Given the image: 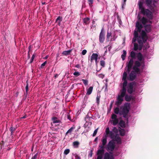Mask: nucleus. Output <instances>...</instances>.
Wrapping results in <instances>:
<instances>
[{"label": "nucleus", "mask_w": 159, "mask_h": 159, "mask_svg": "<svg viewBox=\"0 0 159 159\" xmlns=\"http://www.w3.org/2000/svg\"><path fill=\"white\" fill-rule=\"evenodd\" d=\"M134 66L133 67V70H132L129 75L128 79L130 81H134L137 77V74H140L141 72L140 69L139 68L136 67L134 68Z\"/></svg>", "instance_id": "0eeeda50"}, {"label": "nucleus", "mask_w": 159, "mask_h": 159, "mask_svg": "<svg viewBox=\"0 0 159 159\" xmlns=\"http://www.w3.org/2000/svg\"><path fill=\"white\" fill-rule=\"evenodd\" d=\"M127 67V71L129 73L130 72L132 68L129 67Z\"/></svg>", "instance_id": "5fc2aeb1"}, {"label": "nucleus", "mask_w": 159, "mask_h": 159, "mask_svg": "<svg viewBox=\"0 0 159 159\" xmlns=\"http://www.w3.org/2000/svg\"><path fill=\"white\" fill-rule=\"evenodd\" d=\"M71 52V50L68 51H65L62 52V54L66 56L70 54Z\"/></svg>", "instance_id": "c85d7f7f"}, {"label": "nucleus", "mask_w": 159, "mask_h": 159, "mask_svg": "<svg viewBox=\"0 0 159 159\" xmlns=\"http://www.w3.org/2000/svg\"><path fill=\"white\" fill-rule=\"evenodd\" d=\"M70 152V150L69 149H66L64 151V153L66 155L68 154Z\"/></svg>", "instance_id": "a19ab883"}, {"label": "nucleus", "mask_w": 159, "mask_h": 159, "mask_svg": "<svg viewBox=\"0 0 159 159\" xmlns=\"http://www.w3.org/2000/svg\"><path fill=\"white\" fill-rule=\"evenodd\" d=\"M104 159H114V158L113 156V153L110 152L109 153L108 152L105 153L104 155Z\"/></svg>", "instance_id": "ddd939ff"}, {"label": "nucleus", "mask_w": 159, "mask_h": 159, "mask_svg": "<svg viewBox=\"0 0 159 159\" xmlns=\"http://www.w3.org/2000/svg\"><path fill=\"white\" fill-rule=\"evenodd\" d=\"M134 63V59H130L127 65V67H129L132 68Z\"/></svg>", "instance_id": "b1692460"}, {"label": "nucleus", "mask_w": 159, "mask_h": 159, "mask_svg": "<svg viewBox=\"0 0 159 159\" xmlns=\"http://www.w3.org/2000/svg\"><path fill=\"white\" fill-rule=\"evenodd\" d=\"M106 135L105 137H107L109 136L112 140H114V137L115 136L114 133L112 131H110L108 127L106 129Z\"/></svg>", "instance_id": "9b49d317"}, {"label": "nucleus", "mask_w": 159, "mask_h": 159, "mask_svg": "<svg viewBox=\"0 0 159 159\" xmlns=\"http://www.w3.org/2000/svg\"><path fill=\"white\" fill-rule=\"evenodd\" d=\"M130 104L126 103L124 105L121 107L120 111V115H123L124 117L128 119V114L129 111Z\"/></svg>", "instance_id": "39448f33"}, {"label": "nucleus", "mask_w": 159, "mask_h": 159, "mask_svg": "<svg viewBox=\"0 0 159 159\" xmlns=\"http://www.w3.org/2000/svg\"><path fill=\"white\" fill-rule=\"evenodd\" d=\"M82 80L83 81L85 85H87L88 84V80L84 79H82Z\"/></svg>", "instance_id": "c03bdc74"}, {"label": "nucleus", "mask_w": 159, "mask_h": 159, "mask_svg": "<svg viewBox=\"0 0 159 159\" xmlns=\"http://www.w3.org/2000/svg\"><path fill=\"white\" fill-rule=\"evenodd\" d=\"M98 128H97V129H96L94 131V132L93 134V136L94 137L96 136V135L97 134V133L98 132Z\"/></svg>", "instance_id": "49530a36"}, {"label": "nucleus", "mask_w": 159, "mask_h": 159, "mask_svg": "<svg viewBox=\"0 0 159 159\" xmlns=\"http://www.w3.org/2000/svg\"><path fill=\"white\" fill-rule=\"evenodd\" d=\"M125 100L127 102H129L131 99L133 100L134 99L133 96L131 95H129L128 94H125Z\"/></svg>", "instance_id": "a211bd4d"}, {"label": "nucleus", "mask_w": 159, "mask_h": 159, "mask_svg": "<svg viewBox=\"0 0 159 159\" xmlns=\"http://www.w3.org/2000/svg\"><path fill=\"white\" fill-rule=\"evenodd\" d=\"M138 20H139L144 25L148 22V20L145 17L143 16L142 18L139 15L137 16Z\"/></svg>", "instance_id": "2eb2a0df"}, {"label": "nucleus", "mask_w": 159, "mask_h": 159, "mask_svg": "<svg viewBox=\"0 0 159 159\" xmlns=\"http://www.w3.org/2000/svg\"><path fill=\"white\" fill-rule=\"evenodd\" d=\"M148 39V36L145 31L142 30L140 35H138L137 42L139 44V50H141L143 47V45L145 43Z\"/></svg>", "instance_id": "f03ea898"}, {"label": "nucleus", "mask_w": 159, "mask_h": 159, "mask_svg": "<svg viewBox=\"0 0 159 159\" xmlns=\"http://www.w3.org/2000/svg\"><path fill=\"white\" fill-rule=\"evenodd\" d=\"M88 2L89 6L92 7L93 6V0H87Z\"/></svg>", "instance_id": "f704fd0d"}, {"label": "nucleus", "mask_w": 159, "mask_h": 159, "mask_svg": "<svg viewBox=\"0 0 159 159\" xmlns=\"http://www.w3.org/2000/svg\"><path fill=\"white\" fill-rule=\"evenodd\" d=\"M127 84L123 83L121 89L120 90V94L119 95L117 98V101L116 102V105L118 106L121 104L123 101V98L125 97L126 92V87Z\"/></svg>", "instance_id": "7ed1b4c3"}, {"label": "nucleus", "mask_w": 159, "mask_h": 159, "mask_svg": "<svg viewBox=\"0 0 159 159\" xmlns=\"http://www.w3.org/2000/svg\"><path fill=\"white\" fill-rule=\"evenodd\" d=\"M141 2L143 4H145L152 11L154 12L157 10V7L156 4L157 2L155 0L153 1L152 4V0H142V1Z\"/></svg>", "instance_id": "423d86ee"}, {"label": "nucleus", "mask_w": 159, "mask_h": 159, "mask_svg": "<svg viewBox=\"0 0 159 159\" xmlns=\"http://www.w3.org/2000/svg\"><path fill=\"white\" fill-rule=\"evenodd\" d=\"M67 118L69 120H71V117L70 115L69 114H68L67 115Z\"/></svg>", "instance_id": "bf43d9fd"}, {"label": "nucleus", "mask_w": 159, "mask_h": 159, "mask_svg": "<svg viewBox=\"0 0 159 159\" xmlns=\"http://www.w3.org/2000/svg\"><path fill=\"white\" fill-rule=\"evenodd\" d=\"M102 143L104 145H105L107 143V137L103 138L102 140Z\"/></svg>", "instance_id": "4c0bfd02"}, {"label": "nucleus", "mask_w": 159, "mask_h": 159, "mask_svg": "<svg viewBox=\"0 0 159 159\" xmlns=\"http://www.w3.org/2000/svg\"><path fill=\"white\" fill-rule=\"evenodd\" d=\"M143 27V26L140 23L139 21H138L136 24V29H137V30H135L134 31H137L138 33L140 32L141 31Z\"/></svg>", "instance_id": "dca6fc26"}, {"label": "nucleus", "mask_w": 159, "mask_h": 159, "mask_svg": "<svg viewBox=\"0 0 159 159\" xmlns=\"http://www.w3.org/2000/svg\"><path fill=\"white\" fill-rule=\"evenodd\" d=\"M119 124L122 128H124L125 127V122L124 120H120L119 123Z\"/></svg>", "instance_id": "bb28decb"}, {"label": "nucleus", "mask_w": 159, "mask_h": 159, "mask_svg": "<svg viewBox=\"0 0 159 159\" xmlns=\"http://www.w3.org/2000/svg\"><path fill=\"white\" fill-rule=\"evenodd\" d=\"M47 63V61H45V62H44L43 63H42L41 64V68H43V67Z\"/></svg>", "instance_id": "8fccbe9b"}, {"label": "nucleus", "mask_w": 159, "mask_h": 159, "mask_svg": "<svg viewBox=\"0 0 159 159\" xmlns=\"http://www.w3.org/2000/svg\"><path fill=\"white\" fill-rule=\"evenodd\" d=\"M73 75L76 76H78L80 75V73L78 72H75L73 73Z\"/></svg>", "instance_id": "de8ad7c7"}, {"label": "nucleus", "mask_w": 159, "mask_h": 159, "mask_svg": "<svg viewBox=\"0 0 159 159\" xmlns=\"http://www.w3.org/2000/svg\"><path fill=\"white\" fill-rule=\"evenodd\" d=\"M93 87L92 86H91L89 87V88L87 90V93L86 94L88 95H90L93 91Z\"/></svg>", "instance_id": "cd10ccee"}, {"label": "nucleus", "mask_w": 159, "mask_h": 159, "mask_svg": "<svg viewBox=\"0 0 159 159\" xmlns=\"http://www.w3.org/2000/svg\"><path fill=\"white\" fill-rule=\"evenodd\" d=\"M98 55L97 53H93L91 57V62H92L93 60H96L97 58H98Z\"/></svg>", "instance_id": "412c9836"}, {"label": "nucleus", "mask_w": 159, "mask_h": 159, "mask_svg": "<svg viewBox=\"0 0 159 159\" xmlns=\"http://www.w3.org/2000/svg\"><path fill=\"white\" fill-rule=\"evenodd\" d=\"M135 84V82H133L128 84L127 87V91L129 94H131L135 91V89L133 88V86Z\"/></svg>", "instance_id": "9d476101"}, {"label": "nucleus", "mask_w": 159, "mask_h": 159, "mask_svg": "<svg viewBox=\"0 0 159 159\" xmlns=\"http://www.w3.org/2000/svg\"><path fill=\"white\" fill-rule=\"evenodd\" d=\"M36 56V55L34 53L33 55L31 57V58L30 60V63H31L33 62L34 59Z\"/></svg>", "instance_id": "a18cd8bd"}, {"label": "nucleus", "mask_w": 159, "mask_h": 159, "mask_svg": "<svg viewBox=\"0 0 159 159\" xmlns=\"http://www.w3.org/2000/svg\"><path fill=\"white\" fill-rule=\"evenodd\" d=\"M57 119V117H53L52 118V120L53 121L54 120H56Z\"/></svg>", "instance_id": "e2e57ef3"}, {"label": "nucleus", "mask_w": 159, "mask_h": 159, "mask_svg": "<svg viewBox=\"0 0 159 159\" xmlns=\"http://www.w3.org/2000/svg\"><path fill=\"white\" fill-rule=\"evenodd\" d=\"M98 139V137H96L94 139V142L97 141Z\"/></svg>", "instance_id": "338daca9"}, {"label": "nucleus", "mask_w": 159, "mask_h": 159, "mask_svg": "<svg viewBox=\"0 0 159 159\" xmlns=\"http://www.w3.org/2000/svg\"><path fill=\"white\" fill-rule=\"evenodd\" d=\"M134 37L133 39V42H135L136 40L137 41V39L138 38V33L136 31H134Z\"/></svg>", "instance_id": "aec40b11"}, {"label": "nucleus", "mask_w": 159, "mask_h": 159, "mask_svg": "<svg viewBox=\"0 0 159 159\" xmlns=\"http://www.w3.org/2000/svg\"><path fill=\"white\" fill-rule=\"evenodd\" d=\"M90 19L89 17H85L83 19L84 24L85 25L89 24L90 23Z\"/></svg>", "instance_id": "5701e85b"}, {"label": "nucleus", "mask_w": 159, "mask_h": 159, "mask_svg": "<svg viewBox=\"0 0 159 159\" xmlns=\"http://www.w3.org/2000/svg\"><path fill=\"white\" fill-rule=\"evenodd\" d=\"M38 155V153L36 154L33 157H32L31 159H36L37 158V156Z\"/></svg>", "instance_id": "603ef678"}, {"label": "nucleus", "mask_w": 159, "mask_h": 159, "mask_svg": "<svg viewBox=\"0 0 159 159\" xmlns=\"http://www.w3.org/2000/svg\"><path fill=\"white\" fill-rule=\"evenodd\" d=\"M18 94H19V93L18 92H16L15 93V96L16 97H17L18 96Z\"/></svg>", "instance_id": "69168bd1"}, {"label": "nucleus", "mask_w": 159, "mask_h": 159, "mask_svg": "<svg viewBox=\"0 0 159 159\" xmlns=\"http://www.w3.org/2000/svg\"><path fill=\"white\" fill-rule=\"evenodd\" d=\"M152 28V25L151 24H147L144 25L145 31L146 33H148L151 32Z\"/></svg>", "instance_id": "f3484780"}, {"label": "nucleus", "mask_w": 159, "mask_h": 159, "mask_svg": "<svg viewBox=\"0 0 159 159\" xmlns=\"http://www.w3.org/2000/svg\"><path fill=\"white\" fill-rule=\"evenodd\" d=\"M62 17L60 16H59L57 17V19H56L55 23L56 22H58V25L59 26H60L61 25V22L62 21Z\"/></svg>", "instance_id": "393cba45"}, {"label": "nucleus", "mask_w": 159, "mask_h": 159, "mask_svg": "<svg viewBox=\"0 0 159 159\" xmlns=\"http://www.w3.org/2000/svg\"><path fill=\"white\" fill-rule=\"evenodd\" d=\"M92 119V117H89L88 115H87L85 117L84 120L87 123L89 122V123H90V125H91L92 124V123L91 122Z\"/></svg>", "instance_id": "4be33fe9"}, {"label": "nucleus", "mask_w": 159, "mask_h": 159, "mask_svg": "<svg viewBox=\"0 0 159 159\" xmlns=\"http://www.w3.org/2000/svg\"><path fill=\"white\" fill-rule=\"evenodd\" d=\"M26 116H24L21 117V119H25V118H26Z\"/></svg>", "instance_id": "774afa93"}, {"label": "nucleus", "mask_w": 159, "mask_h": 159, "mask_svg": "<svg viewBox=\"0 0 159 159\" xmlns=\"http://www.w3.org/2000/svg\"><path fill=\"white\" fill-rule=\"evenodd\" d=\"M116 147V142L114 140H110L108 143L107 145V148L108 150L110 151L111 152H112L114 150Z\"/></svg>", "instance_id": "1a4fd4ad"}, {"label": "nucleus", "mask_w": 159, "mask_h": 159, "mask_svg": "<svg viewBox=\"0 0 159 159\" xmlns=\"http://www.w3.org/2000/svg\"><path fill=\"white\" fill-rule=\"evenodd\" d=\"M111 33H109L108 32H107L106 40L107 42H108L109 41L110 37L111 36Z\"/></svg>", "instance_id": "72a5a7b5"}, {"label": "nucleus", "mask_w": 159, "mask_h": 159, "mask_svg": "<svg viewBox=\"0 0 159 159\" xmlns=\"http://www.w3.org/2000/svg\"><path fill=\"white\" fill-rule=\"evenodd\" d=\"M111 118L112 120H112L113 125H116L119 122V120L117 118V116L115 114H113L111 115Z\"/></svg>", "instance_id": "4468645a"}, {"label": "nucleus", "mask_w": 159, "mask_h": 159, "mask_svg": "<svg viewBox=\"0 0 159 159\" xmlns=\"http://www.w3.org/2000/svg\"><path fill=\"white\" fill-rule=\"evenodd\" d=\"M16 129V128L13 127H11L10 128V131L11 132V135H12L13 132H14Z\"/></svg>", "instance_id": "e433bc0d"}, {"label": "nucleus", "mask_w": 159, "mask_h": 159, "mask_svg": "<svg viewBox=\"0 0 159 159\" xmlns=\"http://www.w3.org/2000/svg\"><path fill=\"white\" fill-rule=\"evenodd\" d=\"M75 159H81L80 157L77 155H76L75 156Z\"/></svg>", "instance_id": "4d7b16f0"}, {"label": "nucleus", "mask_w": 159, "mask_h": 159, "mask_svg": "<svg viewBox=\"0 0 159 159\" xmlns=\"http://www.w3.org/2000/svg\"><path fill=\"white\" fill-rule=\"evenodd\" d=\"M100 65L102 67H104L105 66V62L103 60H101L100 61Z\"/></svg>", "instance_id": "ea45409f"}, {"label": "nucleus", "mask_w": 159, "mask_h": 159, "mask_svg": "<svg viewBox=\"0 0 159 159\" xmlns=\"http://www.w3.org/2000/svg\"><path fill=\"white\" fill-rule=\"evenodd\" d=\"M27 94H28V92H26H26L24 93V98H25V99L26 98L27 95Z\"/></svg>", "instance_id": "13d9d810"}, {"label": "nucleus", "mask_w": 159, "mask_h": 159, "mask_svg": "<svg viewBox=\"0 0 159 159\" xmlns=\"http://www.w3.org/2000/svg\"><path fill=\"white\" fill-rule=\"evenodd\" d=\"M114 112L116 114H118L119 112V109L118 107H116L114 109Z\"/></svg>", "instance_id": "58836bf2"}, {"label": "nucleus", "mask_w": 159, "mask_h": 159, "mask_svg": "<svg viewBox=\"0 0 159 159\" xmlns=\"http://www.w3.org/2000/svg\"><path fill=\"white\" fill-rule=\"evenodd\" d=\"M112 131L113 132L116 133L118 132V129L116 127H114L112 129Z\"/></svg>", "instance_id": "09e8293b"}, {"label": "nucleus", "mask_w": 159, "mask_h": 159, "mask_svg": "<svg viewBox=\"0 0 159 159\" xmlns=\"http://www.w3.org/2000/svg\"><path fill=\"white\" fill-rule=\"evenodd\" d=\"M124 81V82L123 83L127 84V80H122Z\"/></svg>", "instance_id": "052dcab7"}, {"label": "nucleus", "mask_w": 159, "mask_h": 159, "mask_svg": "<svg viewBox=\"0 0 159 159\" xmlns=\"http://www.w3.org/2000/svg\"><path fill=\"white\" fill-rule=\"evenodd\" d=\"M60 122V121L59 120H54L53 121V122L54 123H59Z\"/></svg>", "instance_id": "6e6d98bb"}, {"label": "nucleus", "mask_w": 159, "mask_h": 159, "mask_svg": "<svg viewBox=\"0 0 159 159\" xmlns=\"http://www.w3.org/2000/svg\"><path fill=\"white\" fill-rule=\"evenodd\" d=\"M137 57L138 60H136L134 62V68L137 67L139 68L141 67L143 69L145 66L144 58L142 54L139 52L137 53Z\"/></svg>", "instance_id": "20e7f679"}, {"label": "nucleus", "mask_w": 159, "mask_h": 159, "mask_svg": "<svg viewBox=\"0 0 159 159\" xmlns=\"http://www.w3.org/2000/svg\"><path fill=\"white\" fill-rule=\"evenodd\" d=\"M139 45L137 43H134V50L135 51H136L138 49L139 50Z\"/></svg>", "instance_id": "2f4dec72"}, {"label": "nucleus", "mask_w": 159, "mask_h": 159, "mask_svg": "<svg viewBox=\"0 0 159 159\" xmlns=\"http://www.w3.org/2000/svg\"><path fill=\"white\" fill-rule=\"evenodd\" d=\"M99 148H100V149H99L97 151V159H102L104 153V148L105 147L102 145H100L99 146Z\"/></svg>", "instance_id": "6e6552de"}, {"label": "nucleus", "mask_w": 159, "mask_h": 159, "mask_svg": "<svg viewBox=\"0 0 159 159\" xmlns=\"http://www.w3.org/2000/svg\"><path fill=\"white\" fill-rule=\"evenodd\" d=\"M74 129V128L73 127H71L67 131L66 133V134L67 135L69 133H71L73 131Z\"/></svg>", "instance_id": "79ce46f5"}, {"label": "nucleus", "mask_w": 159, "mask_h": 159, "mask_svg": "<svg viewBox=\"0 0 159 159\" xmlns=\"http://www.w3.org/2000/svg\"><path fill=\"white\" fill-rule=\"evenodd\" d=\"M80 144V143L78 141H74L73 142V144L74 147L75 148H78L79 147V145Z\"/></svg>", "instance_id": "7c9ffc66"}, {"label": "nucleus", "mask_w": 159, "mask_h": 159, "mask_svg": "<svg viewBox=\"0 0 159 159\" xmlns=\"http://www.w3.org/2000/svg\"><path fill=\"white\" fill-rule=\"evenodd\" d=\"M127 77V74L126 72L124 71L123 74L122 80H126Z\"/></svg>", "instance_id": "c9c22d12"}, {"label": "nucleus", "mask_w": 159, "mask_h": 159, "mask_svg": "<svg viewBox=\"0 0 159 159\" xmlns=\"http://www.w3.org/2000/svg\"><path fill=\"white\" fill-rule=\"evenodd\" d=\"M114 140L116 141L118 143H121V139L118 134H116L114 137Z\"/></svg>", "instance_id": "6ab92c4d"}, {"label": "nucleus", "mask_w": 159, "mask_h": 159, "mask_svg": "<svg viewBox=\"0 0 159 159\" xmlns=\"http://www.w3.org/2000/svg\"><path fill=\"white\" fill-rule=\"evenodd\" d=\"M87 52V51L86 50L84 49L83 50L82 52V54L83 55H85Z\"/></svg>", "instance_id": "3c124183"}, {"label": "nucleus", "mask_w": 159, "mask_h": 159, "mask_svg": "<svg viewBox=\"0 0 159 159\" xmlns=\"http://www.w3.org/2000/svg\"><path fill=\"white\" fill-rule=\"evenodd\" d=\"M25 89L26 91V92H28V91L29 88H28V84L27 83L25 87Z\"/></svg>", "instance_id": "864d4df0"}, {"label": "nucleus", "mask_w": 159, "mask_h": 159, "mask_svg": "<svg viewBox=\"0 0 159 159\" xmlns=\"http://www.w3.org/2000/svg\"><path fill=\"white\" fill-rule=\"evenodd\" d=\"M130 56L131 58V59H134L136 57V53L133 51H132L130 52Z\"/></svg>", "instance_id": "c756f323"}, {"label": "nucleus", "mask_w": 159, "mask_h": 159, "mask_svg": "<svg viewBox=\"0 0 159 159\" xmlns=\"http://www.w3.org/2000/svg\"><path fill=\"white\" fill-rule=\"evenodd\" d=\"M119 132L121 136H123L125 135V132L124 129H122L120 128V129H119Z\"/></svg>", "instance_id": "a878e982"}, {"label": "nucleus", "mask_w": 159, "mask_h": 159, "mask_svg": "<svg viewBox=\"0 0 159 159\" xmlns=\"http://www.w3.org/2000/svg\"><path fill=\"white\" fill-rule=\"evenodd\" d=\"M123 54H122L121 56V57L122 59V60L123 61L125 59V58L126 56V51L125 50H123Z\"/></svg>", "instance_id": "473e14b6"}, {"label": "nucleus", "mask_w": 159, "mask_h": 159, "mask_svg": "<svg viewBox=\"0 0 159 159\" xmlns=\"http://www.w3.org/2000/svg\"><path fill=\"white\" fill-rule=\"evenodd\" d=\"M58 76V75L57 74L55 75L54 77H55V79H56V78H57Z\"/></svg>", "instance_id": "0e129e2a"}, {"label": "nucleus", "mask_w": 159, "mask_h": 159, "mask_svg": "<svg viewBox=\"0 0 159 159\" xmlns=\"http://www.w3.org/2000/svg\"><path fill=\"white\" fill-rule=\"evenodd\" d=\"M75 67L77 68H80V66L79 64H77L75 65Z\"/></svg>", "instance_id": "680f3d73"}, {"label": "nucleus", "mask_w": 159, "mask_h": 159, "mask_svg": "<svg viewBox=\"0 0 159 159\" xmlns=\"http://www.w3.org/2000/svg\"><path fill=\"white\" fill-rule=\"evenodd\" d=\"M105 40V34L103 30H101L99 36V41L101 43H103Z\"/></svg>", "instance_id": "f8f14e48"}, {"label": "nucleus", "mask_w": 159, "mask_h": 159, "mask_svg": "<svg viewBox=\"0 0 159 159\" xmlns=\"http://www.w3.org/2000/svg\"><path fill=\"white\" fill-rule=\"evenodd\" d=\"M139 9L140 10L141 13L146 16L149 20L153 19V13H155L156 10L153 12L152 10L148 9H146L143 6L142 2L139 1L138 3Z\"/></svg>", "instance_id": "f257e3e1"}, {"label": "nucleus", "mask_w": 159, "mask_h": 159, "mask_svg": "<svg viewBox=\"0 0 159 159\" xmlns=\"http://www.w3.org/2000/svg\"><path fill=\"white\" fill-rule=\"evenodd\" d=\"M100 96H98V95L96 97V102L98 105L99 104L100 102Z\"/></svg>", "instance_id": "37998d69"}]
</instances>
